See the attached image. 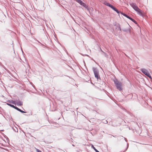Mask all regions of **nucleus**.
<instances>
[{
    "instance_id": "f257e3e1",
    "label": "nucleus",
    "mask_w": 152,
    "mask_h": 152,
    "mask_svg": "<svg viewBox=\"0 0 152 152\" xmlns=\"http://www.w3.org/2000/svg\"><path fill=\"white\" fill-rule=\"evenodd\" d=\"M113 82L117 88L119 90L121 91L122 90V83L119 82L118 79L115 78L113 80Z\"/></svg>"
},
{
    "instance_id": "f03ea898",
    "label": "nucleus",
    "mask_w": 152,
    "mask_h": 152,
    "mask_svg": "<svg viewBox=\"0 0 152 152\" xmlns=\"http://www.w3.org/2000/svg\"><path fill=\"white\" fill-rule=\"evenodd\" d=\"M95 77L96 78L97 80H101V78L99 75V71L96 68L93 67L92 68Z\"/></svg>"
},
{
    "instance_id": "7ed1b4c3",
    "label": "nucleus",
    "mask_w": 152,
    "mask_h": 152,
    "mask_svg": "<svg viewBox=\"0 0 152 152\" xmlns=\"http://www.w3.org/2000/svg\"><path fill=\"white\" fill-rule=\"evenodd\" d=\"M104 4L105 5L110 7L113 10L116 12L118 14H119L120 12L116 8H115L112 5L110 4L109 3L107 2H104Z\"/></svg>"
},
{
    "instance_id": "20e7f679",
    "label": "nucleus",
    "mask_w": 152,
    "mask_h": 152,
    "mask_svg": "<svg viewBox=\"0 0 152 152\" xmlns=\"http://www.w3.org/2000/svg\"><path fill=\"white\" fill-rule=\"evenodd\" d=\"M140 70L141 71L143 74L148 77L149 78H151V77L150 74L146 69L142 68H141L140 69Z\"/></svg>"
},
{
    "instance_id": "39448f33",
    "label": "nucleus",
    "mask_w": 152,
    "mask_h": 152,
    "mask_svg": "<svg viewBox=\"0 0 152 152\" xmlns=\"http://www.w3.org/2000/svg\"><path fill=\"white\" fill-rule=\"evenodd\" d=\"M136 11L139 15L140 16H142L143 18H144L146 16V15L145 12L142 11L139 8L137 10H136Z\"/></svg>"
},
{
    "instance_id": "423d86ee",
    "label": "nucleus",
    "mask_w": 152,
    "mask_h": 152,
    "mask_svg": "<svg viewBox=\"0 0 152 152\" xmlns=\"http://www.w3.org/2000/svg\"><path fill=\"white\" fill-rule=\"evenodd\" d=\"M81 5L82 6L84 7L85 8L87 9V10L90 12V9H89L88 7V6L86 4L83 2L82 1L79 4ZM90 14H91L90 12Z\"/></svg>"
},
{
    "instance_id": "0eeeda50",
    "label": "nucleus",
    "mask_w": 152,
    "mask_h": 152,
    "mask_svg": "<svg viewBox=\"0 0 152 152\" xmlns=\"http://www.w3.org/2000/svg\"><path fill=\"white\" fill-rule=\"evenodd\" d=\"M130 5L136 11L139 9V7L134 3H132L130 4Z\"/></svg>"
},
{
    "instance_id": "6e6552de",
    "label": "nucleus",
    "mask_w": 152,
    "mask_h": 152,
    "mask_svg": "<svg viewBox=\"0 0 152 152\" xmlns=\"http://www.w3.org/2000/svg\"><path fill=\"white\" fill-rule=\"evenodd\" d=\"M16 102L15 105H17L18 106H21L23 105V102L19 100V99H16Z\"/></svg>"
},
{
    "instance_id": "1a4fd4ad",
    "label": "nucleus",
    "mask_w": 152,
    "mask_h": 152,
    "mask_svg": "<svg viewBox=\"0 0 152 152\" xmlns=\"http://www.w3.org/2000/svg\"><path fill=\"white\" fill-rule=\"evenodd\" d=\"M16 110L18 111H19L20 112H21L22 113H27L26 111H24L20 109H19L18 107H16V106L15 107V108H14Z\"/></svg>"
},
{
    "instance_id": "9d476101",
    "label": "nucleus",
    "mask_w": 152,
    "mask_h": 152,
    "mask_svg": "<svg viewBox=\"0 0 152 152\" xmlns=\"http://www.w3.org/2000/svg\"><path fill=\"white\" fill-rule=\"evenodd\" d=\"M115 30L118 31H121V28L120 25L119 23H118V25L115 27Z\"/></svg>"
},
{
    "instance_id": "9b49d317",
    "label": "nucleus",
    "mask_w": 152,
    "mask_h": 152,
    "mask_svg": "<svg viewBox=\"0 0 152 152\" xmlns=\"http://www.w3.org/2000/svg\"><path fill=\"white\" fill-rule=\"evenodd\" d=\"M122 30L123 31L126 32V33H128V32L129 33L131 32V30L130 28H122Z\"/></svg>"
},
{
    "instance_id": "f8f14e48",
    "label": "nucleus",
    "mask_w": 152,
    "mask_h": 152,
    "mask_svg": "<svg viewBox=\"0 0 152 152\" xmlns=\"http://www.w3.org/2000/svg\"><path fill=\"white\" fill-rule=\"evenodd\" d=\"M120 13H121V14L123 15L124 16L126 17V18H128V19H129L131 18L127 14H125V13H123L122 12H120Z\"/></svg>"
},
{
    "instance_id": "ddd939ff",
    "label": "nucleus",
    "mask_w": 152,
    "mask_h": 152,
    "mask_svg": "<svg viewBox=\"0 0 152 152\" xmlns=\"http://www.w3.org/2000/svg\"><path fill=\"white\" fill-rule=\"evenodd\" d=\"M16 102V100H8L7 101V102H9L10 103H11L13 104H14L15 105V103Z\"/></svg>"
},
{
    "instance_id": "4468645a",
    "label": "nucleus",
    "mask_w": 152,
    "mask_h": 152,
    "mask_svg": "<svg viewBox=\"0 0 152 152\" xmlns=\"http://www.w3.org/2000/svg\"><path fill=\"white\" fill-rule=\"evenodd\" d=\"M129 20H131L132 21L133 23H134L136 25H138V24L137 22L134 20V19L132 18L131 17L130 18Z\"/></svg>"
},
{
    "instance_id": "2eb2a0df",
    "label": "nucleus",
    "mask_w": 152,
    "mask_h": 152,
    "mask_svg": "<svg viewBox=\"0 0 152 152\" xmlns=\"http://www.w3.org/2000/svg\"><path fill=\"white\" fill-rule=\"evenodd\" d=\"M91 147L93 148L96 152H99L97 149H96L94 147V145H91Z\"/></svg>"
},
{
    "instance_id": "dca6fc26",
    "label": "nucleus",
    "mask_w": 152,
    "mask_h": 152,
    "mask_svg": "<svg viewBox=\"0 0 152 152\" xmlns=\"http://www.w3.org/2000/svg\"><path fill=\"white\" fill-rule=\"evenodd\" d=\"M6 104L7 105H9V106H10V107H11L14 108H15V106L13 104H11L10 103H6Z\"/></svg>"
},
{
    "instance_id": "f3484780",
    "label": "nucleus",
    "mask_w": 152,
    "mask_h": 152,
    "mask_svg": "<svg viewBox=\"0 0 152 152\" xmlns=\"http://www.w3.org/2000/svg\"><path fill=\"white\" fill-rule=\"evenodd\" d=\"M129 144L128 143H127V147H126V148L122 152H125V151H126V150H127V149L129 147Z\"/></svg>"
},
{
    "instance_id": "a211bd4d",
    "label": "nucleus",
    "mask_w": 152,
    "mask_h": 152,
    "mask_svg": "<svg viewBox=\"0 0 152 152\" xmlns=\"http://www.w3.org/2000/svg\"><path fill=\"white\" fill-rule=\"evenodd\" d=\"M67 140L69 141L70 142H73V140L71 138H69V139H68Z\"/></svg>"
},
{
    "instance_id": "6ab92c4d",
    "label": "nucleus",
    "mask_w": 152,
    "mask_h": 152,
    "mask_svg": "<svg viewBox=\"0 0 152 152\" xmlns=\"http://www.w3.org/2000/svg\"><path fill=\"white\" fill-rule=\"evenodd\" d=\"M113 25L115 27L118 25V23H117L116 22H115L113 23Z\"/></svg>"
},
{
    "instance_id": "aec40b11",
    "label": "nucleus",
    "mask_w": 152,
    "mask_h": 152,
    "mask_svg": "<svg viewBox=\"0 0 152 152\" xmlns=\"http://www.w3.org/2000/svg\"><path fill=\"white\" fill-rule=\"evenodd\" d=\"M76 2L80 4V2L82 1L81 0H76Z\"/></svg>"
},
{
    "instance_id": "412c9836",
    "label": "nucleus",
    "mask_w": 152,
    "mask_h": 152,
    "mask_svg": "<svg viewBox=\"0 0 152 152\" xmlns=\"http://www.w3.org/2000/svg\"><path fill=\"white\" fill-rule=\"evenodd\" d=\"M3 136H4V137L5 138H6V137H7V139H8V140H9V139L6 136V135L5 134H4L3 133Z\"/></svg>"
},
{
    "instance_id": "4be33fe9",
    "label": "nucleus",
    "mask_w": 152,
    "mask_h": 152,
    "mask_svg": "<svg viewBox=\"0 0 152 152\" xmlns=\"http://www.w3.org/2000/svg\"><path fill=\"white\" fill-rule=\"evenodd\" d=\"M82 55V56H88V57H89V56L87 54H85L84 55H83L82 54H81Z\"/></svg>"
},
{
    "instance_id": "5701e85b",
    "label": "nucleus",
    "mask_w": 152,
    "mask_h": 152,
    "mask_svg": "<svg viewBox=\"0 0 152 152\" xmlns=\"http://www.w3.org/2000/svg\"><path fill=\"white\" fill-rule=\"evenodd\" d=\"M41 45L43 48H45L46 47L44 45H43L42 44H41Z\"/></svg>"
},
{
    "instance_id": "b1692460",
    "label": "nucleus",
    "mask_w": 152,
    "mask_h": 152,
    "mask_svg": "<svg viewBox=\"0 0 152 152\" xmlns=\"http://www.w3.org/2000/svg\"><path fill=\"white\" fill-rule=\"evenodd\" d=\"M37 152H42L40 150L38 149H37Z\"/></svg>"
},
{
    "instance_id": "393cba45",
    "label": "nucleus",
    "mask_w": 152,
    "mask_h": 152,
    "mask_svg": "<svg viewBox=\"0 0 152 152\" xmlns=\"http://www.w3.org/2000/svg\"><path fill=\"white\" fill-rule=\"evenodd\" d=\"M123 137L124 138V140H125V141L126 142H127V139H126V138H125V137Z\"/></svg>"
},
{
    "instance_id": "a878e982",
    "label": "nucleus",
    "mask_w": 152,
    "mask_h": 152,
    "mask_svg": "<svg viewBox=\"0 0 152 152\" xmlns=\"http://www.w3.org/2000/svg\"><path fill=\"white\" fill-rule=\"evenodd\" d=\"M104 55L106 57H107V56H108L106 53L104 54Z\"/></svg>"
},
{
    "instance_id": "bb28decb",
    "label": "nucleus",
    "mask_w": 152,
    "mask_h": 152,
    "mask_svg": "<svg viewBox=\"0 0 152 152\" xmlns=\"http://www.w3.org/2000/svg\"><path fill=\"white\" fill-rule=\"evenodd\" d=\"M99 48L100 50L102 52H103V51L101 49V48L100 47H99Z\"/></svg>"
},
{
    "instance_id": "cd10ccee",
    "label": "nucleus",
    "mask_w": 152,
    "mask_h": 152,
    "mask_svg": "<svg viewBox=\"0 0 152 152\" xmlns=\"http://www.w3.org/2000/svg\"><path fill=\"white\" fill-rule=\"evenodd\" d=\"M7 72L9 73L10 74V71L7 69Z\"/></svg>"
},
{
    "instance_id": "c85d7f7f",
    "label": "nucleus",
    "mask_w": 152,
    "mask_h": 152,
    "mask_svg": "<svg viewBox=\"0 0 152 152\" xmlns=\"http://www.w3.org/2000/svg\"><path fill=\"white\" fill-rule=\"evenodd\" d=\"M16 129H17V131H16L15 130V129H13V130L15 131V132H18V129H17V128H16Z\"/></svg>"
},
{
    "instance_id": "c756f323",
    "label": "nucleus",
    "mask_w": 152,
    "mask_h": 152,
    "mask_svg": "<svg viewBox=\"0 0 152 152\" xmlns=\"http://www.w3.org/2000/svg\"><path fill=\"white\" fill-rule=\"evenodd\" d=\"M32 115V112H31V113L29 114L28 115Z\"/></svg>"
},
{
    "instance_id": "7c9ffc66",
    "label": "nucleus",
    "mask_w": 152,
    "mask_h": 152,
    "mask_svg": "<svg viewBox=\"0 0 152 152\" xmlns=\"http://www.w3.org/2000/svg\"><path fill=\"white\" fill-rule=\"evenodd\" d=\"M136 0L137 2H139V3L140 2V0Z\"/></svg>"
},
{
    "instance_id": "2f4dec72",
    "label": "nucleus",
    "mask_w": 152,
    "mask_h": 152,
    "mask_svg": "<svg viewBox=\"0 0 152 152\" xmlns=\"http://www.w3.org/2000/svg\"><path fill=\"white\" fill-rule=\"evenodd\" d=\"M105 121V122H104V123L105 124H106V123H107V121L106 120V121Z\"/></svg>"
},
{
    "instance_id": "473e14b6",
    "label": "nucleus",
    "mask_w": 152,
    "mask_h": 152,
    "mask_svg": "<svg viewBox=\"0 0 152 152\" xmlns=\"http://www.w3.org/2000/svg\"><path fill=\"white\" fill-rule=\"evenodd\" d=\"M4 69H5V70H6V71H7V69L6 67H4Z\"/></svg>"
},
{
    "instance_id": "72a5a7b5",
    "label": "nucleus",
    "mask_w": 152,
    "mask_h": 152,
    "mask_svg": "<svg viewBox=\"0 0 152 152\" xmlns=\"http://www.w3.org/2000/svg\"><path fill=\"white\" fill-rule=\"evenodd\" d=\"M125 56L127 57H129L128 56H127L126 54H125Z\"/></svg>"
},
{
    "instance_id": "f704fd0d",
    "label": "nucleus",
    "mask_w": 152,
    "mask_h": 152,
    "mask_svg": "<svg viewBox=\"0 0 152 152\" xmlns=\"http://www.w3.org/2000/svg\"><path fill=\"white\" fill-rule=\"evenodd\" d=\"M37 41L39 43H40L41 44H42V43H41V42H40L39 41Z\"/></svg>"
},
{
    "instance_id": "c9c22d12",
    "label": "nucleus",
    "mask_w": 152,
    "mask_h": 152,
    "mask_svg": "<svg viewBox=\"0 0 152 152\" xmlns=\"http://www.w3.org/2000/svg\"><path fill=\"white\" fill-rule=\"evenodd\" d=\"M10 120H12V117H11V118H10Z\"/></svg>"
},
{
    "instance_id": "e433bc0d",
    "label": "nucleus",
    "mask_w": 152,
    "mask_h": 152,
    "mask_svg": "<svg viewBox=\"0 0 152 152\" xmlns=\"http://www.w3.org/2000/svg\"><path fill=\"white\" fill-rule=\"evenodd\" d=\"M72 145L73 146H75V145L73 144H72Z\"/></svg>"
},
{
    "instance_id": "4c0bfd02",
    "label": "nucleus",
    "mask_w": 152,
    "mask_h": 152,
    "mask_svg": "<svg viewBox=\"0 0 152 152\" xmlns=\"http://www.w3.org/2000/svg\"><path fill=\"white\" fill-rule=\"evenodd\" d=\"M66 53H67V54H68V52H67V51H66Z\"/></svg>"
},
{
    "instance_id": "58836bf2",
    "label": "nucleus",
    "mask_w": 152,
    "mask_h": 152,
    "mask_svg": "<svg viewBox=\"0 0 152 152\" xmlns=\"http://www.w3.org/2000/svg\"><path fill=\"white\" fill-rule=\"evenodd\" d=\"M102 53L104 54L105 53L103 51V52H102Z\"/></svg>"
},
{
    "instance_id": "ea45409f",
    "label": "nucleus",
    "mask_w": 152,
    "mask_h": 152,
    "mask_svg": "<svg viewBox=\"0 0 152 152\" xmlns=\"http://www.w3.org/2000/svg\"><path fill=\"white\" fill-rule=\"evenodd\" d=\"M1 131H4V130H1Z\"/></svg>"
},
{
    "instance_id": "a19ab883",
    "label": "nucleus",
    "mask_w": 152,
    "mask_h": 152,
    "mask_svg": "<svg viewBox=\"0 0 152 152\" xmlns=\"http://www.w3.org/2000/svg\"><path fill=\"white\" fill-rule=\"evenodd\" d=\"M25 115H26V114H25Z\"/></svg>"
}]
</instances>
